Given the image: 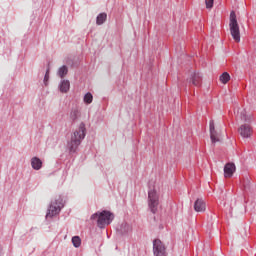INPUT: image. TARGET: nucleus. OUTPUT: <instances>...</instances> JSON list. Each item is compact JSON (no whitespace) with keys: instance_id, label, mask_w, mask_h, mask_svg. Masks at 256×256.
I'll use <instances>...</instances> for the list:
<instances>
[{"instance_id":"f257e3e1","label":"nucleus","mask_w":256,"mask_h":256,"mask_svg":"<svg viewBox=\"0 0 256 256\" xmlns=\"http://www.w3.org/2000/svg\"><path fill=\"white\" fill-rule=\"evenodd\" d=\"M114 218L115 216L113 215V213L107 210H104L102 212H97L91 216V219L93 221H97V225L98 227H100V229H103V227L107 225H111V222L113 221Z\"/></svg>"},{"instance_id":"f03ea898","label":"nucleus","mask_w":256,"mask_h":256,"mask_svg":"<svg viewBox=\"0 0 256 256\" xmlns=\"http://www.w3.org/2000/svg\"><path fill=\"white\" fill-rule=\"evenodd\" d=\"M85 139V124L81 123L78 130H76L68 144L70 151H77V148L81 145V141Z\"/></svg>"},{"instance_id":"7ed1b4c3","label":"nucleus","mask_w":256,"mask_h":256,"mask_svg":"<svg viewBox=\"0 0 256 256\" xmlns=\"http://www.w3.org/2000/svg\"><path fill=\"white\" fill-rule=\"evenodd\" d=\"M229 29H230V35L232 36V39H234L236 43H240L241 30L239 28V23L237 22V15L235 14V11H232L230 13Z\"/></svg>"},{"instance_id":"20e7f679","label":"nucleus","mask_w":256,"mask_h":256,"mask_svg":"<svg viewBox=\"0 0 256 256\" xmlns=\"http://www.w3.org/2000/svg\"><path fill=\"white\" fill-rule=\"evenodd\" d=\"M63 207H64V204H63L62 198H58L55 201H52L48 209V212L46 214V219H49V217L50 218L55 217V215H59Z\"/></svg>"},{"instance_id":"39448f33","label":"nucleus","mask_w":256,"mask_h":256,"mask_svg":"<svg viewBox=\"0 0 256 256\" xmlns=\"http://www.w3.org/2000/svg\"><path fill=\"white\" fill-rule=\"evenodd\" d=\"M148 207L152 213H157V207H159V194H157L155 188L148 192Z\"/></svg>"},{"instance_id":"423d86ee","label":"nucleus","mask_w":256,"mask_h":256,"mask_svg":"<svg viewBox=\"0 0 256 256\" xmlns=\"http://www.w3.org/2000/svg\"><path fill=\"white\" fill-rule=\"evenodd\" d=\"M234 113L237 119L242 120L244 123H251V121H253V114H251L244 108H236L234 110Z\"/></svg>"},{"instance_id":"0eeeda50","label":"nucleus","mask_w":256,"mask_h":256,"mask_svg":"<svg viewBox=\"0 0 256 256\" xmlns=\"http://www.w3.org/2000/svg\"><path fill=\"white\" fill-rule=\"evenodd\" d=\"M153 253L154 256H167L165 244L159 239L153 241Z\"/></svg>"},{"instance_id":"6e6552de","label":"nucleus","mask_w":256,"mask_h":256,"mask_svg":"<svg viewBox=\"0 0 256 256\" xmlns=\"http://www.w3.org/2000/svg\"><path fill=\"white\" fill-rule=\"evenodd\" d=\"M238 133L242 139H251L253 135V127L249 124H242L238 128Z\"/></svg>"},{"instance_id":"1a4fd4ad","label":"nucleus","mask_w":256,"mask_h":256,"mask_svg":"<svg viewBox=\"0 0 256 256\" xmlns=\"http://www.w3.org/2000/svg\"><path fill=\"white\" fill-rule=\"evenodd\" d=\"M209 128H210L211 142L212 143L221 142V132H217V130H215V122L214 121H210Z\"/></svg>"},{"instance_id":"9d476101","label":"nucleus","mask_w":256,"mask_h":256,"mask_svg":"<svg viewBox=\"0 0 256 256\" xmlns=\"http://www.w3.org/2000/svg\"><path fill=\"white\" fill-rule=\"evenodd\" d=\"M206 209L207 204L205 203V200L198 198L194 202V210L196 211V213H205Z\"/></svg>"},{"instance_id":"9b49d317","label":"nucleus","mask_w":256,"mask_h":256,"mask_svg":"<svg viewBox=\"0 0 256 256\" xmlns=\"http://www.w3.org/2000/svg\"><path fill=\"white\" fill-rule=\"evenodd\" d=\"M235 171H236L235 164L227 163L224 166V177H225V179H230V177H233V174L235 173Z\"/></svg>"},{"instance_id":"f8f14e48","label":"nucleus","mask_w":256,"mask_h":256,"mask_svg":"<svg viewBox=\"0 0 256 256\" xmlns=\"http://www.w3.org/2000/svg\"><path fill=\"white\" fill-rule=\"evenodd\" d=\"M203 76L199 72H193L190 77V81L194 87H201V81Z\"/></svg>"},{"instance_id":"ddd939ff","label":"nucleus","mask_w":256,"mask_h":256,"mask_svg":"<svg viewBox=\"0 0 256 256\" xmlns=\"http://www.w3.org/2000/svg\"><path fill=\"white\" fill-rule=\"evenodd\" d=\"M31 167L35 171H39L41 167H43V161H41V159H39L38 157H33L31 159Z\"/></svg>"},{"instance_id":"4468645a","label":"nucleus","mask_w":256,"mask_h":256,"mask_svg":"<svg viewBox=\"0 0 256 256\" xmlns=\"http://www.w3.org/2000/svg\"><path fill=\"white\" fill-rule=\"evenodd\" d=\"M71 87L69 80H63L60 84V91L61 93H67Z\"/></svg>"},{"instance_id":"2eb2a0df","label":"nucleus","mask_w":256,"mask_h":256,"mask_svg":"<svg viewBox=\"0 0 256 256\" xmlns=\"http://www.w3.org/2000/svg\"><path fill=\"white\" fill-rule=\"evenodd\" d=\"M81 116V112L79 111V108H74L70 112V119L71 121H77L79 117Z\"/></svg>"},{"instance_id":"dca6fc26","label":"nucleus","mask_w":256,"mask_h":256,"mask_svg":"<svg viewBox=\"0 0 256 256\" xmlns=\"http://www.w3.org/2000/svg\"><path fill=\"white\" fill-rule=\"evenodd\" d=\"M229 81H231V76L229 75V73L227 72L222 73L220 76V82H222L223 85H227Z\"/></svg>"},{"instance_id":"f3484780","label":"nucleus","mask_w":256,"mask_h":256,"mask_svg":"<svg viewBox=\"0 0 256 256\" xmlns=\"http://www.w3.org/2000/svg\"><path fill=\"white\" fill-rule=\"evenodd\" d=\"M107 21V15L105 13H101L97 16L96 23L97 25H103Z\"/></svg>"},{"instance_id":"a211bd4d","label":"nucleus","mask_w":256,"mask_h":256,"mask_svg":"<svg viewBox=\"0 0 256 256\" xmlns=\"http://www.w3.org/2000/svg\"><path fill=\"white\" fill-rule=\"evenodd\" d=\"M84 103H86L87 105H90V103H93V94H91L90 92L85 94Z\"/></svg>"},{"instance_id":"6ab92c4d","label":"nucleus","mask_w":256,"mask_h":256,"mask_svg":"<svg viewBox=\"0 0 256 256\" xmlns=\"http://www.w3.org/2000/svg\"><path fill=\"white\" fill-rule=\"evenodd\" d=\"M72 243L74 247H81V238L79 236L72 237Z\"/></svg>"},{"instance_id":"aec40b11","label":"nucleus","mask_w":256,"mask_h":256,"mask_svg":"<svg viewBox=\"0 0 256 256\" xmlns=\"http://www.w3.org/2000/svg\"><path fill=\"white\" fill-rule=\"evenodd\" d=\"M67 73H68L67 66H62L59 69L58 75H59V77H61V79H63L65 77V75H67Z\"/></svg>"},{"instance_id":"412c9836","label":"nucleus","mask_w":256,"mask_h":256,"mask_svg":"<svg viewBox=\"0 0 256 256\" xmlns=\"http://www.w3.org/2000/svg\"><path fill=\"white\" fill-rule=\"evenodd\" d=\"M215 0H205L206 9H213V3Z\"/></svg>"},{"instance_id":"4be33fe9","label":"nucleus","mask_w":256,"mask_h":256,"mask_svg":"<svg viewBox=\"0 0 256 256\" xmlns=\"http://www.w3.org/2000/svg\"><path fill=\"white\" fill-rule=\"evenodd\" d=\"M47 81H49V70L46 71V74L44 76V83L47 85Z\"/></svg>"},{"instance_id":"5701e85b","label":"nucleus","mask_w":256,"mask_h":256,"mask_svg":"<svg viewBox=\"0 0 256 256\" xmlns=\"http://www.w3.org/2000/svg\"><path fill=\"white\" fill-rule=\"evenodd\" d=\"M3 253V248L0 247V256L2 255Z\"/></svg>"}]
</instances>
